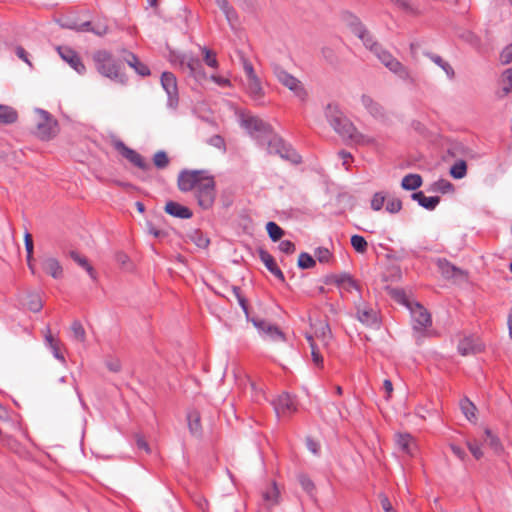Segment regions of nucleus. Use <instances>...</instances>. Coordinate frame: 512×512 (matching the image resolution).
I'll return each instance as SVG.
<instances>
[{"instance_id": "nucleus-1", "label": "nucleus", "mask_w": 512, "mask_h": 512, "mask_svg": "<svg viewBox=\"0 0 512 512\" xmlns=\"http://www.w3.org/2000/svg\"><path fill=\"white\" fill-rule=\"evenodd\" d=\"M177 187L181 192H193L198 205L210 209L216 199V183L207 170L183 169L178 174Z\"/></svg>"}, {"instance_id": "nucleus-2", "label": "nucleus", "mask_w": 512, "mask_h": 512, "mask_svg": "<svg viewBox=\"0 0 512 512\" xmlns=\"http://www.w3.org/2000/svg\"><path fill=\"white\" fill-rule=\"evenodd\" d=\"M325 117L333 130L345 141L355 144H368L372 139L358 132L354 124L343 114L336 104H328Z\"/></svg>"}, {"instance_id": "nucleus-3", "label": "nucleus", "mask_w": 512, "mask_h": 512, "mask_svg": "<svg viewBox=\"0 0 512 512\" xmlns=\"http://www.w3.org/2000/svg\"><path fill=\"white\" fill-rule=\"evenodd\" d=\"M92 59L99 74L122 85L126 84L127 78L122 72L123 64L115 59L112 53L98 50L94 52Z\"/></svg>"}, {"instance_id": "nucleus-4", "label": "nucleus", "mask_w": 512, "mask_h": 512, "mask_svg": "<svg viewBox=\"0 0 512 512\" xmlns=\"http://www.w3.org/2000/svg\"><path fill=\"white\" fill-rule=\"evenodd\" d=\"M169 60L172 65L179 67L181 71L194 78L197 82L207 79L201 60L191 53L171 52Z\"/></svg>"}, {"instance_id": "nucleus-5", "label": "nucleus", "mask_w": 512, "mask_h": 512, "mask_svg": "<svg viewBox=\"0 0 512 512\" xmlns=\"http://www.w3.org/2000/svg\"><path fill=\"white\" fill-rule=\"evenodd\" d=\"M36 114V135L42 140H49L57 134V121L53 116L43 109H35Z\"/></svg>"}, {"instance_id": "nucleus-6", "label": "nucleus", "mask_w": 512, "mask_h": 512, "mask_svg": "<svg viewBox=\"0 0 512 512\" xmlns=\"http://www.w3.org/2000/svg\"><path fill=\"white\" fill-rule=\"evenodd\" d=\"M347 24L352 33L357 36L371 52H375L381 45L374 39L373 35L367 30L358 17L349 14L346 18Z\"/></svg>"}, {"instance_id": "nucleus-7", "label": "nucleus", "mask_w": 512, "mask_h": 512, "mask_svg": "<svg viewBox=\"0 0 512 512\" xmlns=\"http://www.w3.org/2000/svg\"><path fill=\"white\" fill-rule=\"evenodd\" d=\"M269 138L267 150L270 154H277L281 158L288 160L294 164L301 162V156L281 138L272 135Z\"/></svg>"}, {"instance_id": "nucleus-8", "label": "nucleus", "mask_w": 512, "mask_h": 512, "mask_svg": "<svg viewBox=\"0 0 512 512\" xmlns=\"http://www.w3.org/2000/svg\"><path fill=\"white\" fill-rule=\"evenodd\" d=\"M274 74L277 80L286 88L294 93L301 101H304L307 97V92L299 79L285 71L279 66L274 68Z\"/></svg>"}, {"instance_id": "nucleus-9", "label": "nucleus", "mask_w": 512, "mask_h": 512, "mask_svg": "<svg viewBox=\"0 0 512 512\" xmlns=\"http://www.w3.org/2000/svg\"><path fill=\"white\" fill-rule=\"evenodd\" d=\"M374 54L381 61V63L389 69L392 73L396 74L401 79L409 77L408 69L399 62L389 51L380 46Z\"/></svg>"}, {"instance_id": "nucleus-10", "label": "nucleus", "mask_w": 512, "mask_h": 512, "mask_svg": "<svg viewBox=\"0 0 512 512\" xmlns=\"http://www.w3.org/2000/svg\"><path fill=\"white\" fill-rule=\"evenodd\" d=\"M242 126L252 137L258 140L268 138L272 134V127L256 116H248L242 119Z\"/></svg>"}, {"instance_id": "nucleus-11", "label": "nucleus", "mask_w": 512, "mask_h": 512, "mask_svg": "<svg viewBox=\"0 0 512 512\" xmlns=\"http://www.w3.org/2000/svg\"><path fill=\"white\" fill-rule=\"evenodd\" d=\"M114 148L135 167L143 171L151 168L150 164L140 153L126 146L124 142L120 140L115 141Z\"/></svg>"}, {"instance_id": "nucleus-12", "label": "nucleus", "mask_w": 512, "mask_h": 512, "mask_svg": "<svg viewBox=\"0 0 512 512\" xmlns=\"http://www.w3.org/2000/svg\"><path fill=\"white\" fill-rule=\"evenodd\" d=\"M161 85L168 96V106L175 108L179 102L177 79L171 72H163L161 75Z\"/></svg>"}, {"instance_id": "nucleus-13", "label": "nucleus", "mask_w": 512, "mask_h": 512, "mask_svg": "<svg viewBox=\"0 0 512 512\" xmlns=\"http://www.w3.org/2000/svg\"><path fill=\"white\" fill-rule=\"evenodd\" d=\"M274 410L278 417H288L297 411V402L288 393H283L273 401Z\"/></svg>"}, {"instance_id": "nucleus-14", "label": "nucleus", "mask_w": 512, "mask_h": 512, "mask_svg": "<svg viewBox=\"0 0 512 512\" xmlns=\"http://www.w3.org/2000/svg\"><path fill=\"white\" fill-rule=\"evenodd\" d=\"M60 57L67 62L77 73L84 74L86 67L76 51L67 46L57 47Z\"/></svg>"}, {"instance_id": "nucleus-15", "label": "nucleus", "mask_w": 512, "mask_h": 512, "mask_svg": "<svg viewBox=\"0 0 512 512\" xmlns=\"http://www.w3.org/2000/svg\"><path fill=\"white\" fill-rule=\"evenodd\" d=\"M413 318V328L418 331H422L431 325V315L429 312L420 304H417L411 311Z\"/></svg>"}, {"instance_id": "nucleus-16", "label": "nucleus", "mask_w": 512, "mask_h": 512, "mask_svg": "<svg viewBox=\"0 0 512 512\" xmlns=\"http://www.w3.org/2000/svg\"><path fill=\"white\" fill-rule=\"evenodd\" d=\"M357 319L366 326H376L378 324L377 312L368 307L364 302H361L356 307Z\"/></svg>"}, {"instance_id": "nucleus-17", "label": "nucleus", "mask_w": 512, "mask_h": 512, "mask_svg": "<svg viewBox=\"0 0 512 512\" xmlns=\"http://www.w3.org/2000/svg\"><path fill=\"white\" fill-rule=\"evenodd\" d=\"M42 270L52 276L54 279H60L63 277V268L60 262L52 256H43L41 258Z\"/></svg>"}, {"instance_id": "nucleus-18", "label": "nucleus", "mask_w": 512, "mask_h": 512, "mask_svg": "<svg viewBox=\"0 0 512 512\" xmlns=\"http://www.w3.org/2000/svg\"><path fill=\"white\" fill-rule=\"evenodd\" d=\"M246 91L254 101L261 102L264 97V90L257 75L246 79Z\"/></svg>"}, {"instance_id": "nucleus-19", "label": "nucleus", "mask_w": 512, "mask_h": 512, "mask_svg": "<svg viewBox=\"0 0 512 512\" xmlns=\"http://www.w3.org/2000/svg\"><path fill=\"white\" fill-rule=\"evenodd\" d=\"M458 352L462 356L476 354L482 351V345L474 337H465L458 343Z\"/></svg>"}, {"instance_id": "nucleus-20", "label": "nucleus", "mask_w": 512, "mask_h": 512, "mask_svg": "<svg viewBox=\"0 0 512 512\" xmlns=\"http://www.w3.org/2000/svg\"><path fill=\"white\" fill-rule=\"evenodd\" d=\"M164 210L167 214L180 219H189L193 216L192 211L188 207L174 201H168Z\"/></svg>"}, {"instance_id": "nucleus-21", "label": "nucleus", "mask_w": 512, "mask_h": 512, "mask_svg": "<svg viewBox=\"0 0 512 512\" xmlns=\"http://www.w3.org/2000/svg\"><path fill=\"white\" fill-rule=\"evenodd\" d=\"M259 258L265 267L282 282L285 280L283 272L278 268L273 256L266 250H259Z\"/></svg>"}, {"instance_id": "nucleus-22", "label": "nucleus", "mask_w": 512, "mask_h": 512, "mask_svg": "<svg viewBox=\"0 0 512 512\" xmlns=\"http://www.w3.org/2000/svg\"><path fill=\"white\" fill-rule=\"evenodd\" d=\"M262 499L264 505L270 509L275 507L280 502V491L276 482H272L271 485L262 492Z\"/></svg>"}, {"instance_id": "nucleus-23", "label": "nucleus", "mask_w": 512, "mask_h": 512, "mask_svg": "<svg viewBox=\"0 0 512 512\" xmlns=\"http://www.w3.org/2000/svg\"><path fill=\"white\" fill-rule=\"evenodd\" d=\"M219 9L224 14L229 25L234 28L235 24L238 22V14L234 7L229 3L228 0H214Z\"/></svg>"}, {"instance_id": "nucleus-24", "label": "nucleus", "mask_w": 512, "mask_h": 512, "mask_svg": "<svg viewBox=\"0 0 512 512\" xmlns=\"http://www.w3.org/2000/svg\"><path fill=\"white\" fill-rule=\"evenodd\" d=\"M361 103L370 115L374 118H383L385 115L384 108L368 95H362Z\"/></svg>"}, {"instance_id": "nucleus-25", "label": "nucleus", "mask_w": 512, "mask_h": 512, "mask_svg": "<svg viewBox=\"0 0 512 512\" xmlns=\"http://www.w3.org/2000/svg\"><path fill=\"white\" fill-rule=\"evenodd\" d=\"M45 343L51 350L53 356L62 363H65V357L61 352V342L52 336L49 328H47V331L45 333Z\"/></svg>"}, {"instance_id": "nucleus-26", "label": "nucleus", "mask_w": 512, "mask_h": 512, "mask_svg": "<svg viewBox=\"0 0 512 512\" xmlns=\"http://www.w3.org/2000/svg\"><path fill=\"white\" fill-rule=\"evenodd\" d=\"M411 197L413 200L417 201L421 207L427 210H434L440 202L439 197H427L422 191L414 192Z\"/></svg>"}, {"instance_id": "nucleus-27", "label": "nucleus", "mask_w": 512, "mask_h": 512, "mask_svg": "<svg viewBox=\"0 0 512 512\" xmlns=\"http://www.w3.org/2000/svg\"><path fill=\"white\" fill-rule=\"evenodd\" d=\"M18 119L17 111L6 105H0V125L15 123Z\"/></svg>"}, {"instance_id": "nucleus-28", "label": "nucleus", "mask_w": 512, "mask_h": 512, "mask_svg": "<svg viewBox=\"0 0 512 512\" xmlns=\"http://www.w3.org/2000/svg\"><path fill=\"white\" fill-rule=\"evenodd\" d=\"M125 61L130 67L134 68L139 75L148 76L150 74L148 66L140 62L135 54L129 53Z\"/></svg>"}, {"instance_id": "nucleus-29", "label": "nucleus", "mask_w": 512, "mask_h": 512, "mask_svg": "<svg viewBox=\"0 0 512 512\" xmlns=\"http://www.w3.org/2000/svg\"><path fill=\"white\" fill-rule=\"evenodd\" d=\"M396 444L403 453L413 454L414 440L410 434H398Z\"/></svg>"}, {"instance_id": "nucleus-30", "label": "nucleus", "mask_w": 512, "mask_h": 512, "mask_svg": "<svg viewBox=\"0 0 512 512\" xmlns=\"http://www.w3.org/2000/svg\"><path fill=\"white\" fill-rule=\"evenodd\" d=\"M425 55L432 62L438 65L446 73L449 79L454 78L455 73L452 66L447 61H445L441 56L429 52L425 53Z\"/></svg>"}, {"instance_id": "nucleus-31", "label": "nucleus", "mask_w": 512, "mask_h": 512, "mask_svg": "<svg viewBox=\"0 0 512 512\" xmlns=\"http://www.w3.org/2000/svg\"><path fill=\"white\" fill-rule=\"evenodd\" d=\"M189 430L193 435L201 433V417L196 410L190 411L187 415Z\"/></svg>"}, {"instance_id": "nucleus-32", "label": "nucleus", "mask_w": 512, "mask_h": 512, "mask_svg": "<svg viewBox=\"0 0 512 512\" xmlns=\"http://www.w3.org/2000/svg\"><path fill=\"white\" fill-rule=\"evenodd\" d=\"M422 185V177L419 174H408L401 181V187L405 190H416Z\"/></svg>"}, {"instance_id": "nucleus-33", "label": "nucleus", "mask_w": 512, "mask_h": 512, "mask_svg": "<svg viewBox=\"0 0 512 512\" xmlns=\"http://www.w3.org/2000/svg\"><path fill=\"white\" fill-rule=\"evenodd\" d=\"M70 257L82 268H84L92 279H96L94 268L89 264L86 257L81 256L75 251L70 252Z\"/></svg>"}, {"instance_id": "nucleus-34", "label": "nucleus", "mask_w": 512, "mask_h": 512, "mask_svg": "<svg viewBox=\"0 0 512 512\" xmlns=\"http://www.w3.org/2000/svg\"><path fill=\"white\" fill-rule=\"evenodd\" d=\"M438 266L442 275L446 278H452L462 273L461 269L455 267L447 260H439Z\"/></svg>"}, {"instance_id": "nucleus-35", "label": "nucleus", "mask_w": 512, "mask_h": 512, "mask_svg": "<svg viewBox=\"0 0 512 512\" xmlns=\"http://www.w3.org/2000/svg\"><path fill=\"white\" fill-rule=\"evenodd\" d=\"M188 237L199 248H207L210 244L209 238L200 230H193Z\"/></svg>"}, {"instance_id": "nucleus-36", "label": "nucleus", "mask_w": 512, "mask_h": 512, "mask_svg": "<svg viewBox=\"0 0 512 512\" xmlns=\"http://www.w3.org/2000/svg\"><path fill=\"white\" fill-rule=\"evenodd\" d=\"M297 479L299 481V484L301 485L302 489L311 497L315 498L314 492H315V485L314 482L310 479V477L304 473H301L297 476Z\"/></svg>"}, {"instance_id": "nucleus-37", "label": "nucleus", "mask_w": 512, "mask_h": 512, "mask_svg": "<svg viewBox=\"0 0 512 512\" xmlns=\"http://www.w3.org/2000/svg\"><path fill=\"white\" fill-rule=\"evenodd\" d=\"M262 336L271 341H284L283 332L273 324H270V326L267 327V329L262 333Z\"/></svg>"}, {"instance_id": "nucleus-38", "label": "nucleus", "mask_w": 512, "mask_h": 512, "mask_svg": "<svg viewBox=\"0 0 512 512\" xmlns=\"http://www.w3.org/2000/svg\"><path fill=\"white\" fill-rule=\"evenodd\" d=\"M266 230L270 239L274 242L280 240L284 235V230L273 221H270L266 224Z\"/></svg>"}, {"instance_id": "nucleus-39", "label": "nucleus", "mask_w": 512, "mask_h": 512, "mask_svg": "<svg viewBox=\"0 0 512 512\" xmlns=\"http://www.w3.org/2000/svg\"><path fill=\"white\" fill-rule=\"evenodd\" d=\"M170 159L167 153L163 150L157 151L153 156V164L157 169H165L168 167Z\"/></svg>"}, {"instance_id": "nucleus-40", "label": "nucleus", "mask_w": 512, "mask_h": 512, "mask_svg": "<svg viewBox=\"0 0 512 512\" xmlns=\"http://www.w3.org/2000/svg\"><path fill=\"white\" fill-rule=\"evenodd\" d=\"M467 165L463 160H459L450 169V175L455 179H462L466 176Z\"/></svg>"}, {"instance_id": "nucleus-41", "label": "nucleus", "mask_w": 512, "mask_h": 512, "mask_svg": "<svg viewBox=\"0 0 512 512\" xmlns=\"http://www.w3.org/2000/svg\"><path fill=\"white\" fill-rule=\"evenodd\" d=\"M460 408L468 420L475 418L476 406L468 398L460 401Z\"/></svg>"}, {"instance_id": "nucleus-42", "label": "nucleus", "mask_w": 512, "mask_h": 512, "mask_svg": "<svg viewBox=\"0 0 512 512\" xmlns=\"http://www.w3.org/2000/svg\"><path fill=\"white\" fill-rule=\"evenodd\" d=\"M387 200V195L384 192H376L371 199V209L380 211Z\"/></svg>"}, {"instance_id": "nucleus-43", "label": "nucleus", "mask_w": 512, "mask_h": 512, "mask_svg": "<svg viewBox=\"0 0 512 512\" xmlns=\"http://www.w3.org/2000/svg\"><path fill=\"white\" fill-rule=\"evenodd\" d=\"M201 51L203 53L204 62L206 63V65L214 69L218 68L219 63L216 58V53L208 49L207 47H202Z\"/></svg>"}, {"instance_id": "nucleus-44", "label": "nucleus", "mask_w": 512, "mask_h": 512, "mask_svg": "<svg viewBox=\"0 0 512 512\" xmlns=\"http://www.w3.org/2000/svg\"><path fill=\"white\" fill-rule=\"evenodd\" d=\"M71 332L73 338L79 342H84L86 339V332L83 325L79 321H74L71 325Z\"/></svg>"}, {"instance_id": "nucleus-45", "label": "nucleus", "mask_w": 512, "mask_h": 512, "mask_svg": "<svg viewBox=\"0 0 512 512\" xmlns=\"http://www.w3.org/2000/svg\"><path fill=\"white\" fill-rule=\"evenodd\" d=\"M351 245L358 253H365L368 247L367 241L360 235H353L351 237Z\"/></svg>"}, {"instance_id": "nucleus-46", "label": "nucleus", "mask_w": 512, "mask_h": 512, "mask_svg": "<svg viewBox=\"0 0 512 512\" xmlns=\"http://www.w3.org/2000/svg\"><path fill=\"white\" fill-rule=\"evenodd\" d=\"M316 264V261L314 260V258L306 253V252H302L300 255H299V258H298V266L299 268L301 269H309V268H312L314 267Z\"/></svg>"}, {"instance_id": "nucleus-47", "label": "nucleus", "mask_w": 512, "mask_h": 512, "mask_svg": "<svg viewBox=\"0 0 512 512\" xmlns=\"http://www.w3.org/2000/svg\"><path fill=\"white\" fill-rule=\"evenodd\" d=\"M502 82H503L502 91H503L504 95L511 93L512 92V68H508L503 72Z\"/></svg>"}, {"instance_id": "nucleus-48", "label": "nucleus", "mask_w": 512, "mask_h": 512, "mask_svg": "<svg viewBox=\"0 0 512 512\" xmlns=\"http://www.w3.org/2000/svg\"><path fill=\"white\" fill-rule=\"evenodd\" d=\"M486 438L485 441L488 443V445L493 448L495 451H499L502 448L501 442L497 436H495L492 431L488 428L484 431Z\"/></svg>"}, {"instance_id": "nucleus-49", "label": "nucleus", "mask_w": 512, "mask_h": 512, "mask_svg": "<svg viewBox=\"0 0 512 512\" xmlns=\"http://www.w3.org/2000/svg\"><path fill=\"white\" fill-rule=\"evenodd\" d=\"M434 190L439 191L443 194H446L449 192H453L454 186L450 181H448L446 179H439L438 181H436L434 183Z\"/></svg>"}, {"instance_id": "nucleus-50", "label": "nucleus", "mask_w": 512, "mask_h": 512, "mask_svg": "<svg viewBox=\"0 0 512 512\" xmlns=\"http://www.w3.org/2000/svg\"><path fill=\"white\" fill-rule=\"evenodd\" d=\"M233 294L237 298V301L239 305L241 306L243 312L246 315V318L249 319V312H248V304L246 298L242 295L241 289L237 286H233L232 288Z\"/></svg>"}, {"instance_id": "nucleus-51", "label": "nucleus", "mask_w": 512, "mask_h": 512, "mask_svg": "<svg viewBox=\"0 0 512 512\" xmlns=\"http://www.w3.org/2000/svg\"><path fill=\"white\" fill-rule=\"evenodd\" d=\"M402 209V202L399 198L392 197L387 199L386 211L395 214Z\"/></svg>"}, {"instance_id": "nucleus-52", "label": "nucleus", "mask_w": 512, "mask_h": 512, "mask_svg": "<svg viewBox=\"0 0 512 512\" xmlns=\"http://www.w3.org/2000/svg\"><path fill=\"white\" fill-rule=\"evenodd\" d=\"M307 340L309 341V344L311 347V355H312L313 362L317 366H321L323 364V358H322L321 354L319 353V351L313 341V338L311 336H308Z\"/></svg>"}, {"instance_id": "nucleus-53", "label": "nucleus", "mask_w": 512, "mask_h": 512, "mask_svg": "<svg viewBox=\"0 0 512 512\" xmlns=\"http://www.w3.org/2000/svg\"><path fill=\"white\" fill-rule=\"evenodd\" d=\"M207 143L219 150H221L222 152H226V144H225V140L222 136L220 135H213L212 137H210L207 141Z\"/></svg>"}, {"instance_id": "nucleus-54", "label": "nucleus", "mask_w": 512, "mask_h": 512, "mask_svg": "<svg viewBox=\"0 0 512 512\" xmlns=\"http://www.w3.org/2000/svg\"><path fill=\"white\" fill-rule=\"evenodd\" d=\"M315 257L320 263H328L332 254L327 248L319 247L315 250Z\"/></svg>"}, {"instance_id": "nucleus-55", "label": "nucleus", "mask_w": 512, "mask_h": 512, "mask_svg": "<svg viewBox=\"0 0 512 512\" xmlns=\"http://www.w3.org/2000/svg\"><path fill=\"white\" fill-rule=\"evenodd\" d=\"M279 250L287 255L293 254L296 250L295 244L290 240H283L279 243Z\"/></svg>"}, {"instance_id": "nucleus-56", "label": "nucleus", "mask_w": 512, "mask_h": 512, "mask_svg": "<svg viewBox=\"0 0 512 512\" xmlns=\"http://www.w3.org/2000/svg\"><path fill=\"white\" fill-rule=\"evenodd\" d=\"M467 447L471 454L478 460L483 456L482 449L476 441H467Z\"/></svg>"}, {"instance_id": "nucleus-57", "label": "nucleus", "mask_w": 512, "mask_h": 512, "mask_svg": "<svg viewBox=\"0 0 512 512\" xmlns=\"http://www.w3.org/2000/svg\"><path fill=\"white\" fill-rule=\"evenodd\" d=\"M500 61L506 65L512 62V44L507 45L500 54Z\"/></svg>"}, {"instance_id": "nucleus-58", "label": "nucleus", "mask_w": 512, "mask_h": 512, "mask_svg": "<svg viewBox=\"0 0 512 512\" xmlns=\"http://www.w3.org/2000/svg\"><path fill=\"white\" fill-rule=\"evenodd\" d=\"M379 500H380L381 507L385 512H396L387 495L381 493L379 495Z\"/></svg>"}, {"instance_id": "nucleus-59", "label": "nucleus", "mask_w": 512, "mask_h": 512, "mask_svg": "<svg viewBox=\"0 0 512 512\" xmlns=\"http://www.w3.org/2000/svg\"><path fill=\"white\" fill-rule=\"evenodd\" d=\"M249 321L253 323V325L258 329V331L262 334L267 327L270 326V323L266 322L265 320L259 319V318H249Z\"/></svg>"}, {"instance_id": "nucleus-60", "label": "nucleus", "mask_w": 512, "mask_h": 512, "mask_svg": "<svg viewBox=\"0 0 512 512\" xmlns=\"http://www.w3.org/2000/svg\"><path fill=\"white\" fill-rule=\"evenodd\" d=\"M242 64H243V70L246 75V79L256 76V73L254 71L253 65L251 62H249L247 59L242 58Z\"/></svg>"}, {"instance_id": "nucleus-61", "label": "nucleus", "mask_w": 512, "mask_h": 512, "mask_svg": "<svg viewBox=\"0 0 512 512\" xmlns=\"http://www.w3.org/2000/svg\"><path fill=\"white\" fill-rule=\"evenodd\" d=\"M210 79L220 87H230L231 86V81L226 77H222V76H218V75H211Z\"/></svg>"}, {"instance_id": "nucleus-62", "label": "nucleus", "mask_w": 512, "mask_h": 512, "mask_svg": "<svg viewBox=\"0 0 512 512\" xmlns=\"http://www.w3.org/2000/svg\"><path fill=\"white\" fill-rule=\"evenodd\" d=\"M24 243H25L26 254L33 253L34 244H33L32 235L29 232H25V234H24Z\"/></svg>"}, {"instance_id": "nucleus-63", "label": "nucleus", "mask_w": 512, "mask_h": 512, "mask_svg": "<svg viewBox=\"0 0 512 512\" xmlns=\"http://www.w3.org/2000/svg\"><path fill=\"white\" fill-rule=\"evenodd\" d=\"M393 3L398 5L401 9H403L406 12L414 13L415 10L410 4L409 0H391Z\"/></svg>"}, {"instance_id": "nucleus-64", "label": "nucleus", "mask_w": 512, "mask_h": 512, "mask_svg": "<svg viewBox=\"0 0 512 512\" xmlns=\"http://www.w3.org/2000/svg\"><path fill=\"white\" fill-rule=\"evenodd\" d=\"M306 446H307L308 450L310 452H312L313 454L317 455L319 453L320 445L314 439L307 438L306 439Z\"/></svg>"}]
</instances>
